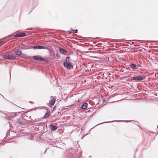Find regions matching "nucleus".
Returning a JSON list of instances; mask_svg holds the SVG:
<instances>
[{"label": "nucleus", "instance_id": "1", "mask_svg": "<svg viewBox=\"0 0 158 158\" xmlns=\"http://www.w3.org/2000/svg\"><path fill=\"white\" fill-rule=\"evenodd\" d=\"M63 65L65 68L69 69L73 68V66L70 62V57L66 58V60L64 62Z\"/></svg>", "mask_w": 158, "mask_h": 158}, {"label": "nucleus", "instance_id": "2", "mask_svg": "<svg viewBox=\"0 0 158 158\" xmlns=\"http://www.w3.org/2000/svg\"><path fill=\"white\" fill-rule=\"evenodd\" d=\"M3 56L5 58L10 60H14L16 58L15 56L12 55L10 52H6L3 54Z\"/></svg>", "mask_w": 158, "mask_h": 158}, {"label": "nucleus", "instance_id": "3", "mask_svg": "<svg viewBox=\"0 0 158 158\" xmlns=\"http://www.w3.org/2000/svg\"><path fill=\"white\" fill-rule=\"evenodd\" d=\"M33 59L34 60L40 61H45V60L43 58L40 56H34Z\"/></svg>", "mask_w": 158, "mask_h": 158}, {"label": "nucleus", "instance_id": "4", "mask_svg": "<svg viewBox=\"0 0 158 158\" xmlns=\"http://www.w3.org/2000/svg\"><path fill=\"white\" fill-rule=\"evenodd\" d=\"M56 101V99L54 97L51 96V99L49 100V103L50 104L53 106L54 105Z\"/></svg>", "mask_w": 158, "mask_h": 158}, {"label": "nucleus", "instance_id": "5", "mask_svg": "<svg viewBox=\"0 0 158 158\" xmlns=\"http://www.w3.org/2000/svg\"><path fill=\"white\" fill-rule=\"evenodd\" d=\"M50 127L51 129V131H55L57 128V127L56 126L53 125H50Z\"/></svg>", "mask_w": 158, "mask_h": 158}, {"label": "nucleus", "instance_id": "6", "mask_svg": "<svg viewBox=\"0 0 158 158\" xmlns=\"http://www.w3.org/2000/svg\"><path fill=\"white\" fill-rule=\"evenodd\" d=\"M59 51L60 53L64 55L67 52L66 50L62 48H60Z\"/></svg>", "mask_w": 158, "mask_h": 158}, {"label": "nucleus", "instance_id": "7", "mask_svg": "<svg viewBox=\"0 0 158 158\" xmlns=\"http://www.w3.org/2000/svg\"><path fill=\"white\" fill-rule=\"evenodd\" d=\"M33 48L37 49H46L45 47L42 46H35L33 47Z\"/></svg>", "mask_w": 158, "mask_h": 158}, {"label": "nucleus", "instance_id": "8", "mask_svg": "<svg viewBox=\"0 0 158 158\" xmlns=\"http://www.w3.org/2000/svg\"><path fill=\"white\" fill-rule=\"evenodd\" d=\"M88 104L85 103L83 104L81 106V108L83 109H86L87 107Z\"/></svg>", "mask_w": 158, "mask_h": 158}, {"label": "nucleus", "instance_id": "9", "mask_svg": "<svg viewBox=\"0 0 158 158\" xmlns=\"http://www.w3.org/2000/svg\"><path fill=\"white\" fill-rule=\"evenodd\" d=\"M131 69H137L136 65L135 64H131Z\"/></svg>", "mask_w": 158, "mask_h": 158}, {"label": "nucleus", "instance_id": "10", "mask_svg": "<svg viewBox=\"0 0 158 158\" xmlns=\"http://www.w3.org/2000/svg\"><path fill=\"white\" fill-rule=\"evenodd\" d=\"M15 53L16 55L18 56H20L22 54V52L20 51H16L15 52Z\"/></svg>", "mask_w": 158, "mask_h": 158}, {"label": "nucleus", "instance_id": "11", "mask_svg": "<svg viewBox=\"0 0 158 158\" xmlns=\"http://www.w3.org/2000/svg\"><path fill=\"white\" fill-rule=\"evenodd\" d=\"M49 115V114L48 113H47L44 116V118H47Z\"/></svg>", "mask_w": 158, "mask_h": 158}, {"label": "nucleus", "instance_id": "12", "mask_svg": "<svg viewBox=\"0 0 158 158\" xmlns=\"http://www.w3.org/2000/svg\"><path fill=\"white\" fill-rule=\"evenodd\" d=\"M20 37H23V36H25L26 35V34L24 33H20Z\"/></svg>", "mask_w": 158, "mask_h": 158}, {"label": "nucleus", "instance_id": "13", "mask_svg": "<svg viewBox=\"0 0 158 158\" xmlns=\"http://www.w3.org/2000/svg\"><path fill=\"white\" fill-rule=\"evenodd\" d=\"M15 37H20V34L18 33V34H16V35H15Z\"/></svg>", "mask_w": 158, "mask_h": 158}, {"label": "nucleus", "instance_id": "14", "mask_svg": "<svg viewBox=\"0 0 158 158\" xmlns=\"http://www.w3.org/2000/svg\"><path fill=\"white\" fill-rule=\"evenodd\" d=\"M133 79L134 80H138V77H133Z\"/></svg>", "mask_w": 158, "mask_h": 158}, {"label": "nucleus", "instance_id": "15", "mask_svg": "<svg viewBox=\"0 0 158 158\" xmlns=\"http://www.w3.org/2000/svg\"><path fill=\"white\" fill-rule=\"evenodd\" d=\"M144 79V77H139V81L142 80Z\"/></svg>", "mask_w": 158, "mask_h": 158}, {"label": "nucleus", "instance_id": "16", "mask_svg": "<svg viewBox=\"0 0 158 158\" xmlns=\"http://www.w3.org/2000/svg\"><path fill=\"white\" fill-rule=\"evenodd\" d=\"M77 31H77V29L75 30H74L73 31V32H75L76 33H77Z\"/></svg>", "mask_w": 158, "mask_h": 158}, {"label": "nucleus", "instance_id": "17", "mask_svg": "<svg viewBox=\"0 0 158 158\" xmlns=\"http://www.w3.org/2000/svg\"><path fill=\"white\" fill-rule=\"evenodd\" d=\"M3 41L1 40H0V45L2 44L3 43Z\"/></svg>", "mask_w": 158, "mask_h": 158}]
</instances>
